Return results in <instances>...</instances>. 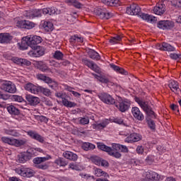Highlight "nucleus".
<instances>
[{"instance_id": "72a5a7b5", "label": "nucleus", "mask_w": 181, "mask_h": 181, "mask_svg": "<svg viewBox=\"0 0 181 181\" xmlns=\"http://www.w3.org/2000/svg\"><path fill=\"white\" fill-rule=\"evenodd\" d=\"M38 93H42L46 97H50L52 95V90L50 89L42 86H38Z\"/></svg>"}, {"instance_id": "6ab92c4d", "label": "nucleus", "mask_w": 181, "mask_h": 181, "mask_svg": "<svg viewBox=\"0 0 181 181\" xmlns=\"http://www.w3.org/2000/svg\"><path fill=\"white\" fill-rule=\"evenodd\" d=\"M132 112L135 119H137L138 121H144V119H145L144 114L141 113V110L138 108V107H132Z\"/></svg>"}, {"instance_id": "79ce46f5", "label": "nucleus", "mask_w": 181, "mask_h": 181, "mask_svg": "<svg viewBox=\"0 0 181 181\" xmlns=\"http://www.w3.org/2000/svg\"><path fill=\"white\" fill-rule=\"evenodd\" d=\"M37 67L40 70H41V71H52L50 70V68H49L47 66V65H46V64H45L42 62H38V66Z\"/></svg>"}, {"instance_id": "de8ad7c7", "label": "nucleus", "mask_w": 181, "mask_h": 181, "mask_svg": "<svg viewBox=\"0 0 181 181\" xmlns=\"http://www.w3.org/2000/svg\"><path fill=\"white\" fill-rule=\"evenodd\" d=\"M147 124L151 131H155L156 129V125L155 124V122L153 120L147 119Z\"/></svg>"}, {"instance_id": "423d86ee", "label": "nucleus", "mask_w": 181, "mask_h": 181, "mask_svg": "<svg viewBox=\"0 0 181 181\" xmlns=\"http://www.w3.org/2000/svg\"><path fill=\"white\" fill-rule=\"evenodd\" d=\"M50 156H47L46 157H37L35 158L33 160V163L35 165V168L37 169H42V170H45L49 168V165L46 163H43V162H46L50 159Z\"/></svg>"}, {"instance_id": "aec40b11", "label": "nucleus", "mask_w": 181, "mask_h": 181, "mask_svg": "<svg viewBox=\"0 0 181 181\" xmlns=\"http://www.w3.org/2000/svg\"><path fill=\"white\" fill-rule=\"evenodd\" d=\"M112 148L114 152H119L118 151H120V152H122L123 153H128V152H129V150L128 149V147H127V146L118 144H113Z\"/></svg>"}, {"instance_id": "c85d7f7f", "label": "nucleus", "mask_w": 181, "mask_h": 181, "mask_svg": "<svg viewBox=\"0 0 181 181\" xmlns=\"http://www.w3.org/2000/svg\"><path fill=\"white\" fill-rule=\"evenodd\" d=\"M103 4L107 6H119L121 1L119 0H101Z\"/></svg>"}, {"instance_id": "ddd939ff", "label": "nucleus", "mask_w": 181, "mask_h": 181, "mask_svg": "<svg viewBox=\"0 0 181 181\" xmlns=\"http://www.w3.org/2000/svg\"><path fill=\"white\" fill-rule=\"evenodd\" d=\"M82 63H83L85 66H87V67H88L91 70H93V71H95V73H100V67L98 64L94 63V62L90 61L87 58H83Z\"/></svg>"}, {"instance_id": "5701e85b", "label": "nucleus", "mask_w": 181, "mask_h": 181, "mask_svg": "<svg viewBox=\"0 0 181 181\" xmlns=\"http://www.w3.org/2000/svg\"><path fill=\"white\" fill-rule=\"evenodd\" d=\"M24 88L27 91L32 93V94H37L39 86H36L33 85V83H27L25 85Z\"/></svg>"}, {"instance_id": "b1692460", "label": "nucleus", "mask_w": 181, "mask_h": 181, "mask_svg": "<svg viewBox=\"0 0 181 181\" xmlns=\"http://www.w3.org/2000/svg\"><path fill=\"white\" fill-rule=\"evenodd\" d=\"M26 100L29 103L30 105H37L40 103V99L36 96L32 95H27Z\"/></svg>"}, {"instance_id": "338daca9", "label": "nucleus", "mask_w": 181, "mask_h": 181, "mask_svg": "<svg viewBox=\"0 0 181 181\" xmlns=\"http://www.w3.org/2000/svg\"><path fill=\"white\" fill-rule=\"evenodd\" d=\"M114 121L116 124H122L124 122V120L121 118H116Z\"/></svg>"}, {"instance_id": "f704fd0d", "label": "nucleus", "mask_w": 181, "mask_h": 181, "mask_svg": "<svg viewBox=\"0 0 181 181\" xmlns=\"http://www.w3.org/2000/svg\"><path fill=\"white\" fill-rule=\"evenodd\" d=\"M95 78L98 80L100 83H104L105 84H107L110 83V80L105 76H98L95 74H92Z\"/></svg>"}, {"instance_id": "774afa93", "label": "nucleus", "mask_w": 181, "mask_h": 181, "mask_svg": "<svg viewBox=\"0 0 181 181\" xmlns=\"http://www.w3.org/2000/svg\"><path fill=\"white\" fill-rule=\"evenodd\" d=\"M31 63L30 61H28L26 59H23V66H30Z\"/></svg>"}, {"instance_id": "9d476101", "label": "nucleus", "mask_w": 181, "mask_h": 181, "mask_svg": "<svg viewBox=\"0 0 181 181\" xmlns=\"http://www.w3.org/2000/svg\"><path fill=\"white\" fill-rule=\"evenodd\" d=\"M55 95L58 98H62V104L64 105V107L73 108V107H76L77 105V104H76L74 102L69 101V100L66 99V94H64L63 93H56Z\"/></svg>"}, {"instance_id": "e2e57ef3", "label": "nucleus", "mask_w": 181, "mask_h": 181, "mask_svg": "<svg viewBox=\"0 0 181 181\" xmlns=\"http://www.w3.org/2000/svg\"><path fill=\"white\" fill-rule=\"evenodd\" d=\"M37 78H38V80H42V81H45V79L46 78V76L43 74H37Z\"/></svg>"}, {"instance_id": "2eb2a0df", "label": "nucleus", "mask_w": 181, "mask_h": 181, "mask_svg": "<svg viewBox=\"0 0 181 181\" xmlns=\"http://www.w3.org/2000/svg\"><path fill=\"white\" fill-rule=\"evenodd\" d=\"M28 136H30L32 139H35V141H37L40 144H44L45 142V137L42 135L39 134L36 131L30 130L26 132Z\"/></svg>"}, {"instance_id": "c9c22d12", "label": "nucleus", "mask_w": 181, "mask_h": 181, "mask_svg": "<svg viewBox=\"0 0 181 181\" xmlns=\"http://www.w3.org/2000/svg\"><path fill=\"white\" fill-rule=\"evenodd\" d=\"M111 69L115 70V71H117L118 73H120V74H128V72L126 71L125 69L120 68L118 66H116L115 64H110Z\"/></svg>"}, {"instance_id": "cd10ccee", "label": "nucleus", "mask_w": 181, "mask_h": 181, "mask_svg": "<svg viewBox=\"0 0 181 181\" xmlns=\"http://www.w3.org/2000/svg\"><path fill=\"white\" fill-rule=\"evenodd\" d=\"M12 40V36L9 33H0V43H9Z\"/></svg>"}, {"instance_id": "e433bc0d", "label": "nucleus", "mask_w": 181, "mask_h": 181, "mask_svg": "<svg viewBox=\"0 0 181 181\" xmlns=\"http://www.w3.org/2000/svg\"><path fill=\"white\" fill-rule=\"evenodd\" d=\"M42 26L45 32H52L53 30V23L50 21H45Z\"/></svg>"}, {"instance_id": "393cba45", "label": "nucleus", "mask_w": 181, "mask_h": 181, "mask_svg": "<svg viewBox=\"0 0 181 181\" xmlns=\"http://www.w3.org/2000/svg\"><path fill=\"white\" fill-rule=\"evenodd\" d=\"M64 158L66 159H69V160H73L74 162H76L77 159H78V156L77 154L71 152V151H65L63 153Z\"/></svg>"}, {"instance_id": "13d9d810", "label": "nucleus", "mask_w": 181, "mask_h": 181, "mask_svg": "<svg viewBox=\"0 0 181 181\" xmlns=\"http://www.w3.org/2000/svg\"><path fill=\"white\" fill-rule=\"evenodd\" d=\"M11 98V95L7 93H1V100H4V101H6V100H9Z\"/></svg>"}, {"instance_id": "f03ea898", "label": "nucleus", "mask_w": 181, "mask_h": 181, "mask_svg": "<svg viewBox=\"0 0 181 181\" xmlns=\"http://www.w3.org/2000/svg\"><path fill=\"white\" fill-rule=\"evenodd\" d=\"M40 43H42V37L40 36H27L25 40L21 42L20 48L21 50H26L28 47L35 48L38 46Z\"/></svg>"}, {"instance_id": "f257e3e1", "label": "nucleus", "mask_w": 181, "mask_h": 181, "mask_svg": "<svg viewBox=\"0 0 181 181\" xmlns=\"http://www.w3.org/2000/svg\"><path fill=\"white\" fill-rule=\"evenodd\" d=\"M126 13L128 15H137L143 21H146L148 23H156L158 19L156 17L149 15L148 13L141 12V7L136 4H132L129 7L127 8Z\"/></svg>"}, {"instance_id": "9b49d317", "label": "nucleus", "mask_w": 181, "mask_h": 181, "mask_svg": "<svg viewBox=\"0 0 181 181\" xmlns=\"http://www.w3.org/2000/svg\"><path fill=\"white\" fill-rule=\"evenodd\" d=\"M31 49L32 50L28 53L31 57H40V56L45 54V48H43V47L37 46Z\"/></svg>"}, {"instance_id": "bb28decb", "label": "nucleus", "mask_w": 181, "mask_h": 181, "mask_svg": "<svg viewBox=\"0 0 181 181\" xmlns=\"http://www.w3.org/2000/svg\"><path fill=\"white\" fill-rule=\"evenodd\" d=\"M128 142H138L142 139V136L136 133H132L127 138Z\"/></svg>"}, {"instance_id": "864d4df0", "label": "nucleus", "mask_w": 181, "mask_h": 181, "mask_svg": "<svg viewBox=\"0 0 181 181\" xmlns=\"http://www.w3.org/2000/svg\"><path fill=\"white\" fill-rule=\"evenodd\" d=\"M146 162L148 163V165H151V163H153V156H148L146 158Z\"/></svg>"}, {"instance_id": "4be33fe9", "label": "nucleus", "mask_w": 181, "mask_h": 181, "mask_svg": "<svg viewBox=\"0 0 181 181\" xmlns=\"http://www.w3.org/2000/svg\"><path fill=\"white\" fill-rule=\"evenodd\" d=\"M32 158V156L30 154H25L23 153H21L17 156V162L18 163H25L27 160H29Z\"/></svg>"}, {"instance_id": "4c0bfd02", "label": "nucleus", "mask_w": 181, "mask_h": 181, "mask_svg": "<svg viewBox=\"0 0 181 181\" xmlns=\"http://www.w3.org/2000/svg\"><path fill=\"white\" fill-rule=\"evenodd\" d=\"M95 176H97L98 177H100V176H104V177H108V173H105V171H103L100 168H95Z\"/></svg>"}, {"instance_id": "dca6fc26", "label": "nucleus", "mask_w": 181, "mask_h": 181, "mask_svg": "<svg viewBox=\"0 0 181 181\" xmlns=\"http://www.w3.org/2000/svg\"><path fill=\"white\" fill-rule=\"evenodd\" d=\"M156 48L158 50H163L165 52H175V47L170 45V44L163 42L162 44H157Z\"/></svg>"}, {"instance_id": "09e8293b", "label": "nucleus", "mask_w": 181, "mask_h": 181, "mask_svg": "<svg viewBox=\"0 0 181 181\" xmlns=\"http://www.w3.org/2000/svg\"><path fill=\"white\" fill-rule=\"evenodd\" d=\"M11 60L13 62V63H16V64H21V66H23V59L18 58V57H12Z\"/></svg>"}, {"instance_id": "4d7b16f0", "label": "nucleus", "mask_w": 181, "mask_h": 181, "mask_svg": "<svg viewBox=\"0 0 181 181\" xmlns=\"http://www.w3.org/2000/svg\"><path fill=\"white\" fill-rule=\"evenodd\" d=\"M136 152L137 153H139V155H142V153H144V146H137Z\"/></svg>"}, {"instance_id": "49530a36", "label": "nucleus", "mask_w": 181, "mask_h": 181, "mask_svg": "<svg viewBox=\"0 0 181 181\" xmlns=\"http://www.w3.org/2000/svg\"><path fill=\"white\" fill-rule=\"evenodd\" d=\"M79 124H81V125H88V124H90V119L88 117H80Z\"/></svg>"}, {"instance_id": "6e6d98bb", "label": "nucleus", "mask_w": 181, "mask_h": 181, "mask_svg": "<svg viewBox=\"0 0 181 181\" xmlns=\"http://www.w3.org/2000/svg\"><path fill=\"white\" fill-rule=\"evenodd\" d=\"M49 64H50V66H52L53 67H62V64L58 63L54 61H50Z\"/></svg>"}, {"instance_id": "bf43d9fd", "label": "nucleus", "mask_w": 181, "mask_h": 181, "mask_svg": "<svg viewBox=\"0 0 181 181\" xmlns=\"http://www.w3.org/2000/svg\"><path fill=\"white\" fill-rule=\"evenodd\" d=\"M69 169H72V170H78V166L75 165L74 163H70L69 165Z\"/></svg>"}, {"instance_id": "a211bd4d", "label": "nucleus", "mask_w": 181, "mask_h": 181, "mask_svg": "<svg viewBox=\"0 0 181 181\" xmlns=\"http://www.w3.org/2000/svg\"><path fill=\"white\" fill-rule=\"evenodd\" d=\"M99 98L105 104L112 105L115 104V99L107 93H101L99 95Z\"/></svg>"}, {"instance_id": "7ed1b4c3", "label": "nucleus", "mask_w": 181, "mask_h": 181, "mask_svg": "<svg viewBox=\"0 0 181 181\" xmlns=\"http://www.w3.org/2000/svg\"><path fill=\"white\" fill-rule=\"evenodd\" d=\"M134 100L137 104L141 107V108L148 115V117H151V118H156V115H155V112L152 110V107L149 105V103L148 101H145L140 98L135 97Z\"/></svg>"}, {"instance_id": "37998d69", "label": "nucleus", "mask_w": 181, "mask_h": 181, "mask_svg": "<svg viewBox=\"0 0 181 181\" xmlns=\"http://www.w3.org/2000/svg\"><path fill=\"white\" fill-rule=\"evenodd\" d=\"M82 148L84 151H91V149H95V146L90 143H84Z\"/></svg>"}, {"instance_id": "603ef678", "label": "nucleus", "mask_w": 181, "mask_h": 181, "mask_svg": "<svg viewBox=\"0 0 181 181\" xmlns=\"http://www.w3.org/2000/svg\"><path fill=\"white\" fill-rule=\"evenodd\" d=\"M172 4L177 8H181V0H173Z\"/></svg>"}, {"instance_id": "8fccbe9b", "label": "nucleus", "mask_w": 181, "mask_h": 181, "mask_svg": "<svg viewBox=\"0 0 181 181\" xmlns=\"http://www.w3.org/2000/svg\"><path fill=\"white\" fill-rule=\"evenodd\" d=\"M64 54L60 51H56L54 54V57L57 60H62L63 59Z\"/></svg>"}, {"instance_id": "0e129e2a", "label": "nucleus", "mask_w": 181, "mask_h": 181, "mask_svg": "<svg viewBox=\"0 0 181 181\" xmlns=\"http://www.w3.org/2000/svg\"><path fill=\"white\" fill-rule=\"evenodd\" d=\"M77 37L78 35L71 36L70 38V42H71L72 43H76V42H77Z\"/></svg>"}, {"instance_id": "1a4fd4ad", "label": "nucleus", "mask_w": 181, "mask_h": 181, "mask_svg": "<svg viewBox=\"0 0 181 181\" xmlns=\"http://www.w3.org/2000/svg\"><path fill=\"white\" fill-rule=\"evenodd\" d=\"M115 105L120 112H125L126 111H128L131 106V104L129 102L122 100L121 98L119 99L118 102H115Z\"/></svg>"}, {"instance_id": "052dcab7", "label": "nucleus", "mask_w": 181, "mask_h": 181, "mask_svg": "<svg viewBox=\"0 0 181 181\" xmlns=\"http://www.w3.org/2000/svg\"><path fill=\"white\" fill-rule=\"evenodd\" d=\"M44 81L47 83V84H52L53 83V80L49 76H45Z\"/></svg>"}, {"instance_id": "c03bdc74", "label": "nucleus", "mask_w": 181, "mask_h": 181, "mask_svg": "<svg viewBox=\"0 0 181 181\" xmlns=\"http://www.w3.org/2000/svg\"><path fill=\"white\" fill-rule=\"evenodd\" d=\"M102 159L103 158H101V157H98V156H93L91 158V160L93 163H94L95 165H97L98 166L101 165Z\"/></svg>"}, {"instance_id": "6e6552de", "label": "nucleus", "mask_w": 181, "mask_h": 181, "mask_svg": "<svg viewBox=\"0 0 181 181\" xmlns=\"http://www.w3.org/2000/svg\"><path fill=\"white\" fill-rule=\"evenodd\" d=\"M15 172L23 177H32L35 175V171L30 168H18L15 169Z\"/></svg>"}, {"instance_id": "58836bf2", "label": "nucleus", "mask_w": 181, "mask_h": 181, "mask_svg": "<svg viewBox=\"0 0 181 181\" xmlns=\"http://www.w3.org/2000/svg\"><path fill=\"white\" fill-rule=\"evenodd\" d=\"M5 134L6 135H11V136H21V133L17 132L16 129H6Z\"/></svg>"}, {"instance_id": "2f4dec72", "label": "nucleus", "mask_w": 181, "mask_h": 181, "mask_svg": "<svg viewBox=\"0 0 181 181\" xmlns=\"http://www.w3.org/2000/svg\"><path fill=\"white\" fill-rule=\"evenodd\" d=\"M65 2L69 5H72L74 8H76V9H81L83 6V4L77 0H66Z\"/></svg>"}, {"instance_id": "0eeeda50", "label": "nucleus", "mask_w": 181, "mask_h": 181, "mask_svg": "<svg viewBox=\"0 0 181 181\" xmlns=\"http://www.w3.org/2000/svg\"><path fill=\"white\" fill-rule=\"evenodd\" d=\"M2 90L6 91V93H10V94H15L16 93V86L15 83L5 81L1 84Z\"/></svg>"}, {"instance_id": "7c9ffc66", "label": "nucleus", "mask_w": 181, "mask_h": 181, "mask_svg": "<svg viewBox=\"0 0 181 181\" xmlns=\"http://www.w3.org/2000/svg\"><path fill=\"white\" fill-rule=\"evenodd\" d=\"M54 164L57 165V166H59V168H65V166H67V165H69V162H67L63 158H58L54 160Z\"/></svg>"}, {"instance_id": "20e7f679", "label": "nucleus", "mask_w": 181, "mask_h": 181, "mask_svg": "<svg viewBox=\"0 0 181 181\" xmlns=\"http://www.w3.org/2000/svg\"><path fill=\"white\" fill-rule=\"evenodd\" d=\"M1 141L4 144H8V145L16 146V148H20V146H23V145H26L28 144V140L26 139H11L6 136H3L1 137Z\"/></svg>"}, {"instance_id": "69168bd1", "label": "nucleus", "mask_w": 181, "mask_h": 181, "mask_svg": "<svg viewBox=\"0 0 181 181\" xmlns=\"http://www.w3.org/2000/svg\"><path fill=\"white\" fill-rule=\"evenodd\" d=\"M51 88H56L57 87V82L52 81V83H49Z\"/></svg>"}, {"instance_id": "f3484780", "label": "nucleus", "mask_w": 181, "mask_h": 181, "mask_svg": "<svg viewBox=\"0 0 181 181\" xmlns=\"http://www.w3.org/2000/svg\"><path fill=\"white\" fill-rule=\"evenodd\" d=\"M158 28L163 29V30L172 29L175 26V23L170 21H160L158 23Z\"/></svg>"}, {"instance_id": "a18cd8bd", "label": "nucleus", "mask_w": 181, "mask_h": 181, "mask_svg": "<svg viewBox=\"0 0 181 181\" xmlns=\"http://www.w3.org/2000/svg\"><path fill=\"white\" fill-rule=\"evenodd\" d=\"M93 129H104L107 125L105 124V122L102 123H95L93 124Z\"/></svg>"}, {"instance_id": "39448f33", "label": "nucleus", "mask_w": 181, "mask_h": 181, "mask_svg": "<svg viewBox=\"0 0 181 181\" xmlns=\"http://www.w3.org/2000/svg\"><path fill=\"white\" fill-rule=\"evenodd\" d=\"M98 149H100V151L107 152V153L110 156H112L113 158H115L116 159H120V158L122 156V154H121V153L115 152L114 148L107 146L103 143H98Z\"/></svg>"}, {"instance_id": "ea45409f", "label": "nucleus", "mask_w": 181, "mask_h": 181, "mask_svg": "<svg viewBox=\"0 0 181 181\" xmlns=\"http://www.w3.org/2000/svg\"><path fill=\"white\" fill-rule=\"evenodd\" d=\"M122 37L121 35H116L115 37H111L109 42L111 45H117L118 42H121Z\"/></svg>"}, {"instance_id": "5fc2aeb1", "label": "nucleus", "mask_w": 181, "mask_h": 181, "mask_svg": "<svg viewBox=\"0 0 181 181\" xmlns=\"http://www.w3.org/2000/svg\"><path fill=\"white\" fill-rule=\"evenodd\" d=\"M100 165L101 166H103V168H108L110 166V163H108L107 160H104L102 158Z\"/></svg>"}, {"instance_id": "f8f14e48", "label": "nucleus", "mask_w": 181, "mask_h": 181, "mask_svg": "<svg viewBox=\"0 0 181 181\" xmlns=\"http://www.w3.org/2000/svg\"><path fill=\"white\" fill-rule=\"evenodd\" d=\"M95 13L100 19H110V18H112V13L108 12L105 8H97Z\"/></svg>"}, {"instance_id": "3c124183", "label": "nucleus", "mask_w": 181, "mask_h": 181, "mask_svg": "<svg viewBox=\"0 0 181 181\" xmlns=\"http://www.w3.org/2000/svg\"><path fill=\"white\" fill-rule=\"evenodd\" d=\"M170 57L173 60H181V54L171 53Z\"/></svg>"}, {"instance_id": "4468645a", "label": "nucleus", "mask_w": 181, "mask_h": 181, "mask_svg": "<svg viewBox=\"0 0 181 181\" xmlns=\"http://www.w3.org/2000/svg\"><path fill=\"white\" fill-rule=\"evenodd\" d=\"M16 26L21 28V29H33L35 28V23L29 21H18L16 23Z\"/></svg>"}, {"instance_id": "a878e982", "label": "nucleus", "mask_w": 181, "mask_h": 181, "mask_svg": "<svg viewBox=\"0 0 181 181\" xmlns=\"http://www.w3.org/2000/svg\"><path fill=\"white\" fill-rule=\"evenodd\" d=\"M165 5L163 4H158L153 8V12L156 15L162 16L165 13Z\"/></svg>"}, {"instance_id": "473e14b6", "label": "nucleus", "mask_w": 181, "mask_h": 181, "mask_svg": "<svg viewBox=\"0 0 181 181\" xmlns=\"http://www.w3.org/2000/svg\"><path fill=\"white\" fill-rule=\"evenodd\" d=\"M88 55L90 59H93V60H100V59H101L98 52H95L94 49H90L88 52Z\"/></svg>"}, {"instance_id": "412c9836", "label": "nucleus", "mask_w": 181, "mask_h": 181, "mask_svg": "<svg viewBox=\"0 0 181 181\" xmlns=\"http://www.w3.org/2000/svg\"><path fill=\"white\" fill-rule=\"evenodd\" d=\"M168 87L170 88L171 91H173L175 94H179L180 93V88H179V83L177 81H170Z\"/></svg>"}, {"instance_id": "a19ab883", "label": "nucleus", "mask_w": 181, "mask_h": 181, "mask_svg": "<svg viewBox=\"0 0 181 181\" xmlns=\"http://www.w3.org/2000/svg\"><path fill=\"white\" fill-rule=\"evenodd\" d=\"M42 16V10L35 9L30 13V18H39Z\"/></svg>"}, {"instance_id": "680f3d73", "label": "nucleus", "mask_w": 181, "mask_h": 181, "mask_svg": "<svg viewBox=\"0 0 181 181\" xmlns=\"http://www.w3.org/2000/svg\"><path fill=\"white\" fill-rule=\"evenodd\" d=\"M14 100L16 101H18V103H22L23 101V98L22 96H15Z\"/></svg>"}, {"instance_id": "c756f323", "label": "nucleus", "mask_w": 181, "mask_h": 181, "mask_svg": "<svg viewBox=\"0 0 181 181\" xmlns=\"http://www.w3.org/2000/svg\"><path fill=\"white\" fill-rule=\"evenodd\" d=\"M7 111L11 115H19L21 114L19 109L12 105L7 107Z\"/></svg>"}]
</instances>
